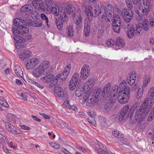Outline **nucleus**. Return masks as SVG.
<instances>
[{"label": "nucleus", "instance_id": "obj_1", "mask_svg": "<svg viewBox=\"0 0 154 154\" xmlns=\"http://www.w3.org/2000/svg\"><path fill=\"white\" fill-rule=\"evenodd\" d=\"M46 4L48 8L55 15L57 16L60 14V18H61L64 23H66L68 20L66 13L72 15V16H74V14L76 13H75V8L72 5L67 6L65 10L62 6L58 7L52 3L51 1H49L48 3H46Z\"/></svg>", "mask_w": 154, "mask_h": 154}, {"label": "nucleus", "instance_id": "obj_2", "mask_svg": "<svg viewBox=\"0 0 154 154\" xmlns=\"http://www.w3.org/2000/svg\"><path fill=\"white\" fill-rule=\"evenodd\" d=\"M114 8L112 5L108 4L106 6L102 5L100 9L99 16H100L102 19L105 18L108 22L112 20L111 13L113 11Z\"/></svg>", "mask_w": 154, "mask_h": 154}, {"label": "nucleus", "instance_id": "obj_3", "mask_svg": "<svg viewBox=\"0 0 154 154\" xmlns=\"http://www.w3.org/2000/svg\"><path fill=\"white\" fill-rule=\"evenodd\" d=\"M100 89H98L96 91H94L91 93H87L84 97V100L86 102V104L88 106L91 104L93 105L97 103L99 100V95L101 92Z\"/></svg>", "mask_w": 154, "mask_h": 154}, {"label": "nucleus", "instance_id": "obj_4", "mask_svg": "<svg viewBox=\"0 0 154 154\" xmlns=\"http://www.w3.org/2000/svg\"><path fill=\"white\" fill-rule=\"evenodd\" d=\"M50 65V63L48 61L43 62L38 67L33 70L32 75L36 78H39L42 75H44Z\"/></svg>", "mask_w": 154, "mask_h": 154}, {"label": "nucleus", "instance_id": "obj_5", "mask_svg": "<svg viewBox=\"0 0 154 154\" xmlns=\"http://www.w3.org/2000/svg\"><path fill=\"white\" fill-rule=\"evenodd\" d=\"M53 72V69L51 67H48L45 71L43 76H41L40 79L44 83H49L51 82L54 78V75L52 74Z\"/></svg>", "mask_w": 154, "mask_h": 154}, {"label": "nucleus", "instance_id": "obj_6", "mask_svg": "<svg viewBox=\"0 0 154 154\" xmlns=\"http://www.w3.org/2000/svg\"><path fill=\"white\" fill-rule=\"evenodd\" d=\"M146 115L142 112L137 109V110L135 112V116L134 118L130 115V120L132 123H134L137 122L139 123L144 120L146 117Z\"/></svg>", "mask_w": 154, "mask_h": 154}, {"label": "nucleus", "instance_id": "obj_7", "mask_svg": "<svg viewBox=\"0 0 154 154\" xmlns=\"http://www.w3.org/2000/svg\"><path fill=\"white\" fill-rule=\"evenodd\" d=\"M118 12L120 15L122 16L124 20H131L133 16V12L130 9L119 10Z\"/></svg>", "mask_w": 154, "mask_h": 154}, {"label": "nucleus", "instance_id": "obj_8", "mask_svg": "<svg viewBox=\"0 0 154 154\" xmlns=\"http://www.w3.org/2000/svg\"><path fill=\"white\" fill-rule=\"evenodd\" d=\"M99 6L98 5H97L96 7H93L91 6H89L88 8H86L85 11L87 14V16L88 18L90 17H96L98 15H99Z\"/></svg>", "mask_w": 154, "mask_h": 154}, {"label": "nucleus", "instance_id": "obj_9", "mask_svg": "<svg viewBox=\"0 0 154 154\" xmlns=\"http://www.w3.org/2000/svg\"><path fill=\"white\" fill-rule=\"evenodd\" d=\"M150 103V102L148 100V99H146L142 104L140 107L137 109H138L146 115L150 111L151 106L152 105H151Z\"/></svg>", "mask_w": 154, "mask_h": 154}, {"label": "nucleus", "instance_id": "obj_10", "mask_svg": "<svg viewBox=\"0 0 154 154\" xmlns=\"http://www.w3.org/2000/svg\"><path fill=\"white\" fill-rule=\"evenodd\" d=\"M39 62V60L38 58H32L26 61L25 62V65L27 69H31L37 66Z\"/></svg>", "mask_w": 154, "mask_h": 154}, {"label": "nucleus", "instance_id": "obj_11", "mask_svg": "<svg viewBox=\"0 0 154 154\" xmlns=\"http://www.w3.org/2000/svg\"><path fill=\"white\" fill-rule=\"evenodd\" d=\"M29 29L26 26H23L22 25L17 29L13 28V32L14 35L18 34L23 37L25 36V34H26L29 32Z\"/></svg>", "mask_w": 154, "mask_h": 154}, {"label": "nucleus", "instance_id": "obj_12", "mask_svg": "<svg viewBox=\"0 0 154 154\" xmlns=\"http://www.w3.org/2000/svg\"><path fill=\"white\" fill-rule=\"evenodd\" d=\"M32 37V36L30 34L27 33L26 34H25V36L23 37H20L18 35H14L13 38L17 43H24L26 40L31 39Z\"/></svg>", "mask_w": 154, "mask_h": 154}, {"label": "nucleus", "instance_id": "obj_13", "mask_svg": "<svg viewBox=\"0 0 154 154\" xmlns=\"http://www.w3.org/2000/svg\"><path fill=\"white\" fill-rule=\"evenodd\" d=\"M136 78V75L135 73H131L128 74L127 77V83L131 86H137V83L135 82V80Z\"/></svg>", "mask_w": 154, "mask_h": 154}, {"label": "nucleus", "instance_id": "obj_14", "mask_svg": "<svg viewBox=\"0 0 154 154\" xmlns=\"http://www.w3.org/2000/svg\"><path fill=\"white\" fill-rule=\"evenodd\" d=\"M98 145L99 147L98 149H96V151L99 154H109L107 150L108 149L106 147V146L100 142H98Z\"/></svg>", "mask_w": 154, "mask_h": 154}, {"label": "nucleus", "instance_id": "obj_15", "mask_svg": "<svg viewBox=\"0 0 154 154\" xmlns=\"http://www.w3.org/2000/svg\"><path fill=\"white\" fill-rule=\"evenodd\" d=\"M73 17L74 23L80 26L82 21V17L81 11L79 10L74 14Z\"/></svg>", "mask_w": 154, "mask_h": 154}, {"label": "nucleus", "instance_id": "obj_16", "mask_svg": "<svg viewBox=\"0 0 154 154\" xmlns=\"http://www.w3.org/2000/svg\"><path fill=\"white\" fill-rule=\"evenodd\" d=\"M131 90L137 93L136 97L137 99L140 100L141 99L143 95V90L139 87L138 85L133 86L132 88H131Z\"/></svg>", "mask_w": 154, "mask_h": 154}, {"label": "nucleus", "instance_id": "obj_17", "mask_svg": "<svg viewBox=\"0 0 154 154\" xmlns=\"http://www.w3.org/2000/svg\"><path fill=\"white\" fill-rule=\"evenodd\" d=\"M89 67L87 65H84L81 70V75L83 79H86L90 74Z\"/></svg>", "mask_w": 154, "mask_h": 154}, {"label": "nucleus", "instance_id": "obj_18", "mask_svg": "<svg viewBox=\"0 0 154 154\" xmlns=\"http://www.w3.org/2000/svg\"><path fill=\"white\" fill-rule=\"evenodd\" d=\"M5 126L6 129L12 133L19 134L20 132H17V129L9 122H5Z\"/></svg>", "mask_w": 154, "mask_h": 154}, {"label": "nucleus", "instance_id": "obj_19", "mask_svg": "<svg viewBox=\"0 0 154 154\" xmlns=\"http://www.w3.org/2000/svg\"><path fill=\"white\" fill-rule=\"evenodd\" d=\"M31 52L27 50L24 49L21 51V53L19 55V58L23 60L28 58L31 55Z\"/></svg>", "mask_w": 154, "mask_h": 154}, {"label": "nucleus", "instance_id": "obj_20", "mask_svg": "<svg viewBox=\"0 0 154 154\" xmlns=\"http://www.w3.org/2000/svg\"><path fill=\"white\" fill-rule=\"evenodd\" d=\"M111 83H108L106 85L103 89L102 96L104 97H106L108 96L109 94L110 93Z\"/></svg>", "mask_w": 154, "mask_h": 154}, {"label": "nucleus", "instance_id": "obj_21", "mask_svg": "<svg viewBox=\"0 0 154 154\" xmlns=\"http://www.w3.org/2000/svg\"><path fill=\"white\" fill-rule=\"evenodd\" d=\"M114 44L115 49L117 50L122 47L125 45V43L121 38L118 37L117 38L116 42H114Z\"/></svg>", "mask_w": 154, "mask_h": 154}, {"label": "nucleus", "instance_id": "obj_22", "mask_svg": "<svg viewBox=\"0 0 154 154\" xmlns=\"http://www.w3.org/2000/svg\"><path fill=\"white\" fill-rule=\"evenodd\" d=\"M146 99L150 102L151 105H152L154 102V87L151 88L148 93V97Z\"/></svg>", "mask_w": 154, "mask_h": 154}, {"label": "nucleus", "instance_id": "obj_23", "mask_svg": "<svg viewBox=\"0 0 154 154\" xmlns=\"http://www.w3.org/2000/svg\"><path fill=\"white\" fill-rule=\"evenodd\" d=\"M84 35L85 36H88L90 34V22L86 20L85 21V28L84 29Z\"/></svg>", "mask_w": 154, "mask_h": 154}, {"label": "nucleus", "instance_id": "obj_24", "mask_svg": "<svg viewBox=\"0 0 154 154\" xmlns=\"http://www.w3.org/2000/svg\"><path fill=\"white\" fill-rule=\"evenodd\" d=\"M71 67L70 64H69L65 67L64 70L61 75V79L64 80L67 78L68 76Z\"/></svg>", "mask_w": 154, "mask_h": 154}, {"label": "nucleus", "instance_id": "obj_25", "mask_svg": "<svg viewBox=\"0 0 154 154\" xmlns=\"http://www.w3.org/2000/svg\"><path fill=\"white\" fill-rule=\"evenodd\" d=\"M32 5L35 9L40 8L43 9L44 8V4L41 0L33 1L32 2Z\"/></svg>", "mask_w": 154, "mask_h": 154}, {"label": "nucleus", "instance_id": "obj_26", "mask_svg": "<svg viewBox=\"0 0 154 154\" xmlns=\"http://www.w3.org/2000/svg\"><path fill=\"white\" fill-rule=\"evenodd\" d=\"M94 79L91 78L89 79L85 84L84 88H87V90L89 91L90 89L94 86Z\"/></svg>", "mask_w": 154, "mask_h": 154}, {"label": "nucleus", "instance_id": "obj_27", "mask_svg": "<svg viewBox=\"0 0 154 154\" xmlns=\"http://www.w3.org/2000/svg\"><path fill=\"white\" fill-rule=\"evenodd\" d=\"M129 98H127V97H126L125 95L121 94L119 92L118 97L117 99L118 101L121 104H125L128 102V100Z\"/></svg>", "mask_w": 154, "mask_h": 154}, {"label": "nucleus", "instance_id": "obj_28", "mask_svg": "<svg viewBox=\"0 0 154 154\" xmlns=\"http://www.w3.org/2000/svg\"><path fill=\"white\" fill-rule=\"evenodd\" d=\"M112 90L110 91V94H109V96L111 97H115L117 93L119 88L118 86L116 84L113 85L112 86Z\"/></svg>", "mask_w": 154, "mask_h": 154}, {"label": "nucleus", "instance_id": "obj_29", "mask_svg": "<svg viewBox=\"0 0 154 154\" xmlns=\"http://www.w3.org/2000/svg\"><path fill=\"white\" fill-rule=\"evenodd\" d=\"M130 89L127 86H125L123 88V89L120 92L121 94H122L127 97V98H129L130 97Z\"/></svg>", "mask_w": 154, "mask_h": 154}, {"label": "nucleus", "instance_id": "obj_30", "mask_svg": "<svg viewBox=\"0 0 154 154\" xmlns=\"http://www.w3.org/2000/svg\"><path fill=\"white\" fill-rule=\"evenodd\" d=\"M22 25L32 26L33 25V21L29 18H24L22 19Z\"/></svg>", "mask_w": 154, "mask_h": 154}, {"label": "nucleus", "instance_id": "obj_31", "mask_svg": "<svg viewBox=\"0 0 154 154\" xmlns=\"http://www.w3.org/2000/svg\"><path fill=\"white\" fill-rule=\"evenodd\" d=\"M141 5H137L134 6V11L140 17V20H141L142 17H143V15L141 13Z\"/></svg>", "mask_w": 154, "mask_h": 154}, {"label": "nucleus", "instance_id": "obj_32", "mask_svg": "<svg viewBox=\"0 0 154 154\" xmlns=\"http://www.w3.org/2000/svg\"><path fill=\"white\" fill-rule=\"evenodd\" d=\"M14 69L15 74L17 76L19 77H22L23 75V73L21 68L19 66H15Z\"/></svg>", "mask_w": 154, "mask_h": 154}, {"label": "nucleus", "instance_id": "obj_33", "mask_svg": "<svg viewBox=\"0 0 154 154\" xmlns=\"http://www.w3.org/2000/svg\"><path fill=\"white\" fill-rule=\"evenodd\" d=\"M113 19L112 23H118L121 25V21L120 16L116 14H114L112 17Z\"/></svg>", "mask_w": 154, "mask_h": 154}, {"label": "nucleus", "instance_id": "obj_34", "mask_svg": "<svg viewBox=\"0 0 154 154\" xmlns=\"http://www.w3.org/2000/svg\"><path fill=\"white\" fill-rule=\"evenodd\" d=\"M126 34L129 38L131 39L132 38L134 35H135L134 29L132 28L128 29L126 32Z\"/></svg>", "mask_w": 154, "mask_h": 154}, {"label": "nucleus", "instance_id": "obj_35", "mask_svg": "<svg viewBox=\"0 0 154 154\" xmlns=\"http://www.w3.org/2000/svg\"><path fill=\"white\" fill-rule=\"evenodd\" d=\"M61 76V75L60 74H58L55 78L54 77L52 81L50 83L49 85L50 87H53L54 85H56L59 79Z\"/></svg>", "mask_w": 154, "mask_h": 154}, {"label": "nucleus", "instance_id": "obj_36", "mask_svg": "<svg viewBox=\"0 0 154 154\" xmlns=\"http://www.w3.org/2000/svg\"><path fill=\"white\" fill-rule=\"evenodd\" d=\"M129 109V107L128 106L126 105L122 108L121 113H122V114L125 116L127 115V116H129V113H130L129 111H128Z\"/></svg>", "mask_w": 154, "mask_h": 154}, {"label": "nucleus", "instance_id": "obj_37", "mask_svg": "<svg viewBox=\"0 0 154 154\" xmlns=\"http://www.w3.org/2000/svg\"><path fill=\"white\" fill-rule=\"evenodd\" d=\"M112 29L116 33H119L120 31V25L118 23H112Z\"/></svg>", "mask_w": 154, "mask_h": 154}, {"label": "nucleus", "instance_id": "obj_38", "mask_svg": "<svg viewBox=\"0 0 154 154\" xmlns=\"http://www.w3.org/2000/svg\"><path fill=\"white\" fill-rule=\"evenodd\" d=\"M32 8V7L30 4H27L23 6L20 10L22 11L25 12L30 11Z\"/></svg>", "mask_w": 154, "mask_h": 154}, {"label": "nucleus", "instance_id": "obj_39", "mask_svg": "<svg viewBox=\"0 0 154 154\" xmlns=\"http://www.w3.org/2000/svg\"><path fill=\"white\" fill-rule=\"evenodd\" d=\"M22 19L16 18L14 20V24L15 26L18 28L22 25Z\"/></svg>", "mask_w": 154, "mask_h": 154}, {"label": "nucleus", "instance_id": "obj_40", "mask_svg": "<svg viewBox=\"0 0 154 154\" xmlns=\"http://www.w3.org/2000/svg\"><path fill=\"white\" fill-rule=\"evenodd\" d=\"M55 92L57 93L58 97H63V90L60 87H57L55 89Z\"/></svg>", "mask_w": 154, "mask_h": 154}, {"label": "nucleus", "instance_id": "obj_41", "mask_svg": "<svg viewBox=\"0 0 154 154\" xmlns=\"http://www.w3.org/2000/svg\"><path fill=\"white\" fill-rule=\"evenodd\" d=\"M150 6L147 4L146 6H145L144 8H142L141 10V13L143 15L147 14L149 12V9L150 8Z\"/></svg>", "mask_w": 154, "mask_h": 154}, {"label": "nucleus", "instance_id": "obj_42", "mask_svg": "<svg viewBox=\"0 0 154 154\" xmlns=\"http://www.w3.org/2000/svg\"><path fill=\"white\" fill-rule=\"evenodd\" d=\"M0 104L3 106L6 107H9V105L6 100L2 97H0Z\"/></svg>", "mask_w": 154, "mask_h": 154}, {"label": "nucleus", "instance_id": "obj_43", "mask_svg": "<svg viewBox=\"0 0 154 154\" xmlns=\"http://www.w3.org/2000/svg\"><path fill=\"white\" fill-rule=\"evenodd\" d=\"M67 35L69 36H72L73 35L74 30L72 26L69 25L67 27Z\"/></svg>", "mask_w": 154, "mask_h": 154}, {"label": "nucleus", "instance_id": "obj_44", "mask_svg": "<svg viewBox=\"0 0 154 154\" xmlns=\"http://www.w3.org/2000/svg\"><path fill=\"white\" fill-rule=\"evenodd\" d=\"M61 22H60L59 21H57L56 22V24L57 26L58 29L60 30H61L63 29V23L66 24V23H63L61 20V18H60Z\"/></svg>", "mask_w": 154, "mask_h": 154}, {"label": "nucleus", "instance_id": "obj_45", "mask_svg": "<svg viewBox=\"0 0 154 154\" xmlns=\"http://www.w3.org/2000/svg\"><path fill=\"white\" fill-rule=\"evenodd\" d=\"M99 122L100 125L102 127H105L107 126L106 122V119L104 117H100L99 118Z\"/></svg>", "mask_w": 154, "mask_h": 154}, {"label": "nucleus", "instance_id": "obj_46", "mask_svg": "<svg viewBox=\"0 0 154 154\" xmlns=\"http://www.w3.org/2000/svg\"><path fill=\"white\" fill-rule=\"evenodd\" d=\"M117 137L118 138H120V139L119 140L121 142L124 144H127L126 142L127 140L124 139L123 137H124V135L121 133H119L118 134V136Z\"/></svg>", "mask_w": 154, "mask_h": 154}, {"label": "nucleus", "instance_id": "obj_47", "mask_svg": "<svg viewBox=\"0 0 154 154\" xmlns=\"http://www.w3.org/2000/svg\"><path fill=\"white\" fill-rule=\"evenodd\" d=\"M79 79V75L77 73H74L70 81H73V82L77 83V82Z\"/></svg>", "mask_w": 154, "mask_h": 154}, {"label": "nucleus", "instance_id": "obj_48", "mask_svg": "<svg viewBox=\"0 0 154 154\" xmlns=\"http://www.w3.org/2000/svg\"><path fill=\"white\" fill-rule=\"evenodd\" d=\"M42 22L39 20H36L33 21V25L32 26L35 27H41L42 26Z\"/></svg>", "mask_w": 154, "mask_h": 154}, {"label": "nucleus", "instance_id": "obj_49", "mask_svg": "<svg viewBox=\"0 0 154 154\" xmlns=\"http://www.w3.org/2000/svg\"><path fill=\"white\" fill-rule=\"evenodd\" d=\"M142 28L140 26H137L134 29V33L135 35H140V32Z\"/></svg>", "mask_w": 154, "mask_h": 154}, {"label": "nucleus", "instance_id": "obj_50", "mask_svg": "<svg viewBox=\"0 0 154 154\" xmlns=\"http://www.w3.org/2000/svg\"><path fill=\"white\" fill-rule=\"evenodd\" d=\"M150 81V78L149 77L146 76L144 78L143 81V86L146 87L149 82Z\"/></svg>", "mask_w": 154, "mask_h": 154}, {"label": "nucleus", "instance_id": "obj_51", "mask_svg": "<svg viewBox=\"0 0 154 154\" xmlns=\"http://www.w3.org/2000/svg\"><path fill=\"white\" fill-rule=\"evenodd\" d=\"M77 83L73 81H70L69 85V88L71 90H74L75 88Z\"/></svg>", "mask_w": 154, "mask_h": 154}, {"label": "nucleus", "instance_id": "obj_52", "mask_svg": "<svg viewBox=\"0 0 154 154\" xmlns=\"http://www.w3.org/2000/svg\"><path fill=\"white\" fill-rule=\"evenodd\" d=\"M114 42L112 40H108L106 42V45L108 46H110L113 47L115 49L114 45Z\"/></svg>", "mask_w": 154, "mask_h": 154}, {"label": "nucleus", "instance_id": "obj_53", "mask_svg": "<svg viewBox=\"0 0 154 154\" xmlns=\"http://www.w3.org/2000/svg\"><path fill=\"white\" fill-rule=\"evenodd\" d=\"M41 18L45 21L46 23L48 28L49 27V25L48 24V18L46 17L45 14H42L41 15Z\"/></svg>", "mask_w": 154, "mask_h": 154}, {"label": "nucleus", "instance_id": "obj_54", "mask_svg": "<svg viewBox=\"0 0 154 154\" xmlns=\"http://www.w3.org/2000/svg\"><path fill=\"white\" fill-rule=\"evenodd\" d=\"M131 20H124V22L123 25V27L125 29L128 28L130 25Z\"/></svg>", "mask_w": 154, "mask_h": 154}, {"label": "nucleus", "instance_id": "obj_55", "mask_svg": "<svg viewBox=\"0 0 154 154\" xmlns=\"http://www.w3.org/2000/svg\"><path fill=\"white\" fill-rule=\"evenodd\" d=\"M84 88L82 89V90L78 89L76 90L75 91V94L77 97H79L81 96L83 93V90Z\"/></svg>", "mask_w": 154, "mask_h": 154}, {"label": "nucleus", "instance_id": "obj_56", "mask_svg": "<svg viewBox=\"0 0 154 154\" xmlns=\"http://www.w3.org/2000/svg\"><path fill=\"white\" fill-rule=\"evenodd\" d=\"M63 104L67 109H69V108H70L69 107L70 105L69 104V100H66L64 101L63 103Z\"/></svg>", "mask_w": 154, "mask_h": 154}, {"label": "nucleus", "instance_id": "obj_57", "mask_svg": "<svg viewBox=\"0 0 154 154\" xmlns=\"http://www.w3.org/2000/svg\"><path fill=\"white\" fill-rule=\"evenodd\" d=\"M126 4L127 6L131 10L132 8V2L130 1H129L128 0L127 1H126Z\"/></svg>", "mask_w": 154, "mask_h": 154}, {"label": "nucleus", "instance_id": "obj_58", "mask_svg": "<svg viewBox=\"0 0 154 154\" xmlns=\"http://www.w3.org/2000/svg\"><path fill=\"white\" fill-rule=\"evenodd\" d=\"M145 31H146L148 29V25L145 23H143L141 27Z\"/></svg>", "mask_w": 154, "mask_h": 154}, {"label": "nucleus", "instance_id": "obj_59", "mask_svg": "<svg viewBox=\"0 0 154 154\" xmlns=\"http://www.w3.org/2000/svg\"><path fill=\"white\" fill-rule=\"evenodd\" d=\"M39 114L41 116L44 117L45 118L47 119H50V117L49 116L45 113L39 112Z\"/></svg>", "mask_w": 154, "mask_h": 154}, {"label": "nucleus", "instance_id": "obj_60", "mask_svg": "<svg viewBox=\"0 0 154 154\" xmlns=\"http://www.w3.org/2000/svg\"><path fill=\"white\" fill-rule=\"evenodd\" d=\"M51 145L55 149H58L60 147V146L59 145H57L54 143H51Z\"/></svg>", "mask_w": 154, "mask_h": 154}, {"label": "nucleus", "instance_id": "obj_61", "mask_svg": "<svg viewBox=\"0 0 154 154\" xmlns=\"http://www.w3.org/2000/svg\"><path fill=\"white\" fill-rule=\"evenodd\" d=\"M125 116L123 115L122 113H120L119 117L118 119L119 121H122L124 119V117Z\"/></svg>", "mask_w": 154, "mask_h": 154}, {"label": "nucleus", "instance_id": "obj_62", "mask_svg": "<svg viewBox=\"0 0 154 154\" xmlns=\"http://www.w3.org/2000/svg\"><path fill=\"white\" fill-rule=\"evenodd\" d=\"M35 86H37L38 88H40L41 89H43L44 87L43 86L41 85L40 84H39L38 83L35 82Z\"/></svg>", "mask_w": 154, "mask_h": 154}, {"label": "nucleus", "instance_id": "obj_63", "mask_svg": "<svg viewBox=\"0 0 154 154\" xmlns=\"http://www.w3.org/2000/svg\"><path fill=\"white\" fill-rule=\"evenodd\" d=\"M87 113L88 115L92 118V119H94L96 115L95 113L93 112V113H92L91 112H88Z\"/></svg>", "mask_w": 154, "mask_h": 154}, {"label": "nucleus", "instance_id": "obj_64", "mask_svg": "<svg viewBox=\"0 0 154 154\" xmlns=\"http://www.w3.org/2000/svg\"><path fill=\"white\" fill-rule=\"evenodd\" d=\"M62 151L66 154H72V153L67 150L66 149L63 148L62 149Z\"/></svg>", "mask_w": 154, "mask_h": 154}]
</instances>
